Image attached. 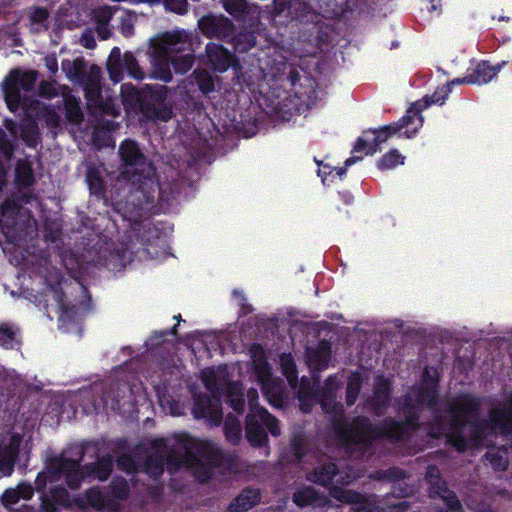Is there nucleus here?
Masks as SVG:
<instances>
[{
  "label": "nucleus",
  "instance_id": "f257e3e1",
  "mask_svg": "<svg viewBox=\"0 0 512 512\" xmlns=\"http://www.w3.org/2000/svg\"><path fill=\"white\" fill-rule=\"evenodd\" d=\"M479 401L470 395L461 396L446 404L448 419L437 417V423L431 426L432 437L444 436L458 451H464L467 437L474 445L489 446V437L496 432L502 434L512 431V396L507 407L493 408L489 421L476 423Z\"/></svg>",
  "mask_w": 512,
  "mask_h": 512
},
{
  "label": "nucleus",
  "instance_id": "f03ea898",
  "mask_svg": "<svg viewBox=\"0 0 512 512\" xmlns=\"http://www.w3.org/2000/svg\"><path fill=\"white\" fill-rule=\"evenodd\" d=\"M341 383L336 377H329L325 382V387L321 395H316L313 388L303 378L298 390V398L301 401V408L308 412L310 408L305 404L306 399L317 398L325 413L333 414L335 430L341 441L347 445H357L359 449H364L374 437H387L391 440H400L407 434L409 427L413 425L414 419L409 417L405 423H398L393 420L385 422L384 426H372L365 418L356 419L353 424L342 421V406L335 402L334 391L340 387Z\"/></svg>",
  "mask_w": 512,
  "mask_h": 512
},
{
  "label": "nucleus",
  "instance_id": "7ed1b4c3",
  "mask_svg": "<svg viewBox=\"0 0 512 512\" xmlns=\"http://www.w3.org/2000/svg\"><path fill=\"white\" fill-rule=\"evenodd\" d=\"M152 454L146 463L147 472L159 476L167 463L170 467H186L201 481H205L221 459L219 447L211 441H202L187 435H179L173 444L164 439L152 443Z\"/></svg>",
  "mask_w": 512,
  "mask_h": 512
},
{
  "label": "nucleus",
  "instance_id": "20e7f679",
  "mask_svg": "<svg viewBox=\"0 0 512 512\" xmlns=\"http://www.w3.org/2000/svg\"><path fill=\"white\" fill-rule=\"evenodd\" d=\"M191 48V35L185 30L166 32L151 40V62L153 76L164 82L172 79L170 65L176 72L185 73L194 63V57L187 52Z\"/></svg>",
  "mask_w": 512,
  "mask_h": 512
},
{
  "label": "nucleus",
  "instance_id": "39448f33",
  "mask_svg": "<svg viewBox=\"0 0 512 512\" xmlns=\"http://www.w3.org/2000/svg\"><path fill=\"white\" fill-rule=\"evenodd\" d=\"M202 381L211 393V397H198L195 401L194 415L196 418L206 419L209 423L219 425L222 419L220 397L225 390L230 406L237 412L244 408L241 386L236 382H229L225 368H207L201 372Z\"/></svg>",
  "mask_w": 512,
  "mask_h": 512
},
{
  "label": "nucleus",
  "instance_id": "423d86ee",
  "mask_svg": "<svg viewBox=\"0 0 512 512\" xmlns=\"http://www.w3.org/2000/svg\"><path fill=\"white\" fill-rule=\"evenodd\" d=\"M112 466V459L103 457L96 464L87 466L84 471L77 461L67 459L64 455H61L49 460L46 471L37 476L35 484L37 489H41L47 481L54 482L64 477L71 489H77L82 479L89 474H95L100 481L106 480L110 475Z\"/></svg>",
  "mask_w": 512,
  "mask_h": 512
},
{
  "label": "nucleus",
  "instance_id": "0eeeda50",
  "mask_svg": "<svg viewBox=\"0 0 512 512\" xmlns=\"http://www.w3.org/2000/svg\"><path fill=\"white\" fill-rule=\"evenodd\" d=\"M423 123V119L419 114V109L414 105L411 107L407 114L399 121V123L385 126L379 130H368L358 139L354 150L356 152H365L367 155L374 154L378 150V146L388 140L389 137L396 134L404 127L413 125V131L409 129L405 131L408 138L412 137Z\"/></svg>",
  "mask_w": 512,
  "mask_h": 512
},
{
  "label": "nucleus",
  "instance_id": "6e6552de",
  "mask_svg": "<svg viewBox=\"0 0 512 512\" xmlns=\"http://www.w3.org/2000/svg\"><path fill=\"white\" fill-rule=\"evenodd\" d=\"M250 411L246 417V438L253 446H262L267 442L266 430L273 436L280 435V428L275 417L257 405L258 392L250 389L247 393Z\"/></svg>",
  "mask_w": 512,
  "mask_h": 512
},
{
  "label": "nucleus",
  "instance_id": "1a4fd4ad",
  "mask_svg": "<svg viewBox=\"0 0 512 512\" xmlns=\"http://www.w3.org/2000/svg\"><path fill=\"white\" fill-rule=\"evenodd\" d=\"M250 354L256 375L262 384V390L269 403L278 407L282 403V386L278 380L272 379L269 365L265 360L263 348L258 345H252Z\"/></svg>",
  "mask_w": 512,
  "mask_h": 512
},
{
  "label": "nucleus",
  "instance_id": "9d476101",
  "mask_svg": "<svg viewBox=\"0 0 512 512\" xmlns=\"http://www.w3.org/2000/svg\"><path fill=\"white\" fill-rule=\"evenodd\" d=\"M37 79L35 71L22 72L13 70L6 77L3 90L5 101L10 110H16L22 101V91H30L33 89Z\"/></svg>",
  "mask_w": 512,
  "mask_h": 512
},
{
  "label": "nucleus",
  "instance_id": "9b49d317",
  "mask_svg": "<svg viewBox=\"0 0 512 512\" xmlns=\"http://www.w3.org/2000/svg\"><path fill=\"white\" fill-rule=\"evenodd\" d=\"M107 69L111 80L115 83L120 82L125 73L136 80L143 79L144 77V73L134 56L130 53L122 55L120 49L117 47L113 48L109 55Z\"/></svg>",
  "mask_w": 512,
  "mask_h": 512
},
{
  "label": "nucleus",
  "instance_id": "f8f14e48",
  "mask_svg": "<svg viewBox=\"0 0 512 512\" xmlns=\"http://www.w3.org/2000/svg\"><path fill=\"white\" fill-rule=\"evenodd\" d=\"M119 154L127 166L134 168L133 177L139 175L144 179H150L154 175V168L150 162L146 161L135 142L124 141L120 146ZM124 173L130 175L131 171L126 170Z\"/></svg>",
  "mask_w": 512,
  "mask_h": 512
},
{
  "label": "nucleus",
  "instance_id": "ddd939ff",
  "mask_svg": "<svg viewBox=\"0 0 512 512\" xmlns=\"http://www.w3.org/2000/svg\"><path fill=\"white\" fill-rule=\"evenodd\" d=\"M500 66H491L487 63H481L477 66L475 72L473 75L464 77V78H457L451 81L448 85L441 88L440 92L441 96H438V92H436L432 96L431 103H439L443 104L445 101V98L447 97L448 93L450 92V86L457 83H472V84H485L489 81H491L499 72Z\"/></svg>",
  "mask_w": 512,
  "mask_h": 512
},
{
  "label": "nucleus",
  "instance_id": "4468645a",
  "mask_svg": "<svg viewBox=\"0 0 512 512\" xmlns=\"http://www.w3.org/2000/svg\"><path fill=\"white\" fill-rule=\"evenodd\" d=\"M426 480L431 485V493L438 495L444 503L445 508H440L439 512H462L461 504L455 494L449 491L440 479V472L437 467L429 466L427 468Z\"/></svg>",
  "mask_w": 512,
  "mask_h": 512
},
{
  "label": "nucleus",
  "instance_id": "2eb2a0df",
  "mask_svg": "<svg viewBox=\"0 0 512 512\" xmlns=\"http://www.w3.org/2000/svg\"><path fill=\"white\" fill-rule=\"evenodd\" d=\"M201 32L209 37L230 39L234 34L233 23L223 15H206L198 20Z\"/></svg>",
  "mask_w": 512,
  "mask_h": 512
},
{
  "label": "nucleus",
  "instance_id": "dca6fc26",
  "mask_svg": "<svg viewBox=\"0 0 512 512\" xmlns=\"http://www.w3.org/2000/svg\"><path fill=\"white\" fill-rule=\"evenodd\" d=\"M21 437L16 433H6L0 439V475L8 476L13 472Z\"/></svg>",
  "mask_w": 512,
  "mask_h": 512
},
{
  "label": "nucleus",
  "instance_id": "f3484780",
  "mask_svg": "<svg viewBox=\"0 0 512 512\" xmlns=\"http://www.w3.org/2000/svg\"><path fill=\"white\" fill-rule=\"evenodd\" d=\"M330 496L342 503L352 505V512H378L375 498H364L358 493L333 486L330 488Z\"/></svg>",
  "mask_w": 512,
  "mask_h": 512
},
{
  "label": "nucleus",
  "instance_id": "a211bd4d",
  "mask_svg": "<svg viewBox=\"0 0 512 512\" xmlns=\"http://www.w3.org/2000/svg\"><path fill=\"white\" fill-rule=\"evenodd\" d=\"M336 478V482L340 484H349L355 480L358 475H350L348 473H340L337 471L335 464L329 463L319 466L311 472L307 478L309 481L326 486Z\"/></svg>",
  "mask_w": 512,
  "mask_h": 512
},
{
  "label": "nucleus",
  "instance_id": "6ab92c4d",
  "mask_svg": "<svg viewBox=\"0 0 512 512\" xmlns=\"http://www.w3.org/2000/svg\"><path fill=\"white\" fill-rule=\"evenodd\" d=\"M206 54L209 64L217 72H225L230 66H234L233 55L219 44L208 43Z\"/></svg>",
  "mask_w": 512,
  "mask_h": 512
},
{
  "label": "nucleus",
  "instance_id": "aec40b11",
  "mask_svg": "<svg viewBox=\"0 0 512 512\" xmlns=\"http://www.w3.org/2000/svg\"><path fill=\"white\" fill-rule=\"evenodd\" d=\"M153 98L154 103L147 105L145 108V115L148 118L168 121L172 117V110L171 106L165 102L166 87L159 86L155 90Z\"/></svg>",
  "mask_w": 512,
  "mask_h": 512
},
{
  "label": "nucleus",
  "instance_id": "412c9836",
  "mask_svg": "<svg viewBox=\"0 0 512 512\" xmlns=\"http://www.w3.org/2000/svg\"><path fill=\"white\" fill-rule=\"evenodd\" d=\"M436 398V390H435V382L431 381L426 384L424 388L420 391H412L405 398V405L409 407H414L415 404L427 405L432 407L435 403Z\"/></svg>",
  "mask_w": 512,
  "mask_h": 512
},
{
  "label": "nucleus",
  "instance_id": "4be33fe9",
  "mask_svg": "<svg viewBox=\"0 0 512 512\" xmlns=\"http://www.w3.org/2000/svg\"><path fill=\"white\" fill-rule=\"evenodd\" d=\"M260 500L259 491L256 489H246L229 506L231 512H245L256 505Z\"/></svg>",
  "mask_w": 512,
  "mask_h": 512
},
{
  "label": "nucleus",
  "instance_id": "5701e85b",
  "mask_svg": "<svg viewBox=\"0 0 512 512\" xmlns=\"http://www.w3.org/2000/svg\"><path fill=\"white\" fill-rule=\"evenodd\" d=\"M34 494L33 488L28 484H19L17 488L7 489L1 499L5 506L16 504L20 499L29 500Z\"/></svg>",
  "mask_w": 512,
  "mask_h": 512
},
{
  "label": "nucleus",
  "instance_id": "b1692460",
  "mask_svg": "<svg viewBox=\"0 0 512 512\" xmlns=\"http://www.w3.org/2000/svg\"><path fill=\"white\" fill-rule=\"evenodd\" d=\"M389 399V383L386 379L378 377L372 399V407L375 412H380L387 404Z\"/></svg>",
  "mask_w": 512,
  "mask_h": 512
},
{
  "label": "nucleus",
  "instance_id": "393cba45",
  "mask_svg": "<svg viewBox=\"0 0 512 512\" xmlns=\"http://www.w3.org/2000/svg\"><path fill=\"white\" fill-rule=\"evenodd\" d=\"M330 357V348L323 343L318 349H309L307 352V361L314 369L324 368Z\"/></svg>",
  "mask_w": 512,
  "mask_h": 512
},
{
  "label": "nucleus",
  "instance_id": "a878e982",
  "mask_svg": "<svg viewBox=\"0 0 512 512\" xmlns=\"http://www.w3.org/2000/svg\"><path fill=\"white\" fill-rule=\"evenodd\" d=\"M294 502L298 506L323 505L328 502L325 497H318L313 487H306L294 494Z\"/></svg>",
  "mask_w": 512,
  "mask_h": 512
},
{
  "label": "nucleus",
  "instance_id": "bb28decb",
  "mask_svg": "<svg viewBox=\"0 0 512 512\" xmlns=\"http://www.w3.org/2000/svg\"><path fill=\"white\" fill-rule=\"evenodd\" d=\"M228 13L236 17L246 14H259L258 7H250L245 0H221Z\"/></svg>",
  "mask_w": 512,
  "mask_h": 512
},
{
  "label": "nucleus",
  "instance_id": "cd10ccee",
  "mask_svg": "<svg viewBox=\"0 0 512 512\" xmlns=\"http://www.w3.org/2000/svg\"><path fill=\"white\" fill-rule=\"evenodd\" d=\"M19 330L16 326L8 323L0 326V345L5 348H14L19 344Z\"/></svg>",
  "mask_w": 512,
  "mask_h": 512
},
{
  "label": "nucleus",
  "instance_id": "c85d7f7f",
  "mask_svg": "<svg viewBox=\"0 0 512 512\" xmlns=\"http://www.w3.org/2000/svg\"><path fill=\"white\" fill-rule=\"evenodd\" d=\"M84 67V61L79 58L73 61L65 60L62 62V70L67 77L78 82H83Z\"/></svg>",
  "mask_w": 512,
  "mask_h": 512
},
{
  "label": "nucleus",
  "instance_id": "c756f323",
  "mask_svg": "<svg viewBox=\"0 0 512 512\" xmlns=\"http://www.w3.org/2000/svg\"><path fill=\"white\" fill-rule=\"evenodd\" d=\"M280 364L283 371V374L286 376L288 383L292 388H296L297 386V375L295 363L290 354H283L280 357Z\"/></svg>",
  "mask_w": 512,
  "mask_h": 512
},
{
  "label": "nucleus",
  "instance_id": "7c9ffc66",
  "mask_svg": "<svg viewBox=\"0 0 512 512\" xmlns=\"http://www.w3.org/2000/svg\"><path fill=\"white\" fill-rule=\"evenodd\" d=\"M242 429L240 422L233 416H228L225 421V435L229 442L236 444L241 438Z\"/></svg>",
  "mask_w": 512,
  "mask_h": 512
},
{
  "label": "nucleus",
  "instance_id": "2f4dec72",
  "mask_svg": "<svg viewBox=\"0 0 512 512\" xmlns=\"http://www.w3.org/2000/svg\"><path fill=\"white\" fill-rule=\"evenodd\" d=\"M65 108H66V117L70 122L80 123L83 114L81 108L79 106V102L72 96H66L64 98Z\"/></svg>",
  "mask_w": 512,
  "mask_h": 512
},
{
  "label": "nucleus",
  "instance_id": "473e14b6",
  "mask_svg": "<svg viewBox=\"0 0 512 512\" xmlns=\"http://www.w3.org/2000/svg\"><path fill=\"white\" fill-rule=\"evenodd\" d=\"M85 505L100 509L108 505L107 497L98 489H90L85 493L82 500Z\"/></svg>",
  "mask_w": 512,
  "mask_h": 512
},
{
  "label": "nucleus",
  "instance_id": "72a5a7b5",
  "mask_svg": "<svg viewBox=\"0 0 512 512\" xmlns=\"http://www.w3.org/2000/svg\"><path fill=\"white\" fill-rule=\"evenodd\" d=\"M404 156H402L396 149L386 153L378 162V168L381 170H388L402 165L404 163Z\"/></svg>",
  "mask_w": 512,
  "mask_h": 512
},
{
  "label": "nucleus",
  "instance_id": "f704fd0d",
  "mask_svg": "<svg viewBox=\"0 0 512 512\" xmlns=\"http://www.w3.org/2000/svg\"><path fill=\"white\" fill-rule=\"evenodd\" d=\"M361 388V377L359 374L355 373L352 374L349 378L348 384H347V396H346V402L347 405H353L356 401L358 394L360 392Z\"/></svg>",
  "mask_w": 512,
  "mask_h": 512
},
{
  "label": "nucleus",
  "instance_id": "c9c22d12",
  "mask_svg": "<svg viewBox=\"0 0 512 512\" xmlns=\"http://www.w3.org/2000/svg\"><path fill=\"white\" fill-rule=\"evenodd\" d=\"M196 81L200 89L204 93H209L214 90V79L207 71H195Z\"/></svg>",
  "mask_w": 512,
  "mask_h": 512
},
{
  "label": "nucleus",
  "instance_id": "e433bc0d",
  "mask_svg": "<svg viewBox=\"0 0 512 512\" xmlns=\"http://www.w3.org/2000/svg\"><path fill=\"white\" fill-rule=\"evenodd\" d=\"M30 21L35 31L40 30L44 26V22L48 17V13L43 8H32L29 12Z\"/></svg>",
  "mask_w": 512,
  "mask_h": 512
},
{
  "label": "nucleus",
  "instance_id": "4c0bfd02",
  "mask_svg": "<svg viewBox=\"0 0 512 512\" xmlns=\"http://www.w3.org/2000/svg\"><path fill=\"white\" fill-rule=\"evenodd\" d=\"M16 176L22 185H30L33 179L32 170L25 162H19L16 167Z\"/></svg>",
  "mask_w": 512,
  "mask_h": 512
},
{
  "label": "nucleus",
  "instance_id": "58836bf2",
  "mask_svg": "<svg viewBox=\"0 0 512 512\" xmlns=\"http://www.w3.org/2000/svg\"><path fill=\"white\" fill-rule=\"evenodd\" d=\"M18 211L17 205L7 201L0 207V224L2 228L8 225V219L16 215Z\"/></svg>",
  "mask_w": 512,
  "mask_h": 512
},
{
  "label": "nucleus",
  "instance_id": "ea45409f",
  "mask_svg": "<svg viewBox=\"0 0 512 512\" xmlns=\"http://www.w3.org/2000/svg\"><path fill=\"white\" fill-rule=\"evenodd\" d=\"M87 182L89 184L90 190L94 194H99L102 191V180L95 170L89 169L87 171Z\"/></svg>",
  "mask_w": 512,
  "mask_h": 512
},
{
  "label": "nucleus",
  "instance_id": "a19ab883",
  "mask_svg": "<svg viewBox=\"0 0 512 512\" xmlns=\"http://www.w3.org/2000/svg\"><path fill=\"white\" fill-rule=\"evenodd\" d=\"M164 6L171 12L184 14L187 11L188 3L186 0H164Z\"/></svg>",
  "mask_w": 512,
  "mask_h": 512
},
{
  "label": "nucleus",
  "instance_id": "79ce46f5",
  "mask_svg": "<svg viewBox=\"0 0 512 512\" xmlns=\"http://www.w3.org/2000/svg\"><path fill=\"white\" fill-rule=\"evenodd\" d=\"M98 72H99L98 70L91 71V77L89 79V83H87V85H86V91L88 94H90L91 97L99 96L100 88L98 85V82H99Z\"/></svg>",
  "mask_w": 512,
  "mask_h": 512
},
{
  "label": "nucleus",
  "instance_id": "37998d69",
  "mask_svg": "<svg viewBox=\"0 0 512 512\" xmlns=\"http://www.w3.org/2000/svg\"><path fill=\"white\" fill-rule=\"evenodd\" d=\"M487 459L492 464L493 468L496 470H504L507 467V460L502 457V455H499L498 452L495 451H489L486 454Z\"/></svg>",
  "mask_w": 512,
  "mask_h": 512
},
{
  "label": "nucleus",
  "instance_id": "c03bdc74",
  "mask_svg": "<svg viewBox=\"0 0 512 512\" xmlns=\"http://www.w3.org/2000/svg\"><path fill=\"white\" fill-rule=\"evenodd\" d=\"M112 496L116 499H125L128 496V486L126 481L121 480L113 483Z\"/></svg>",
  "mask_w": 512,
  "mask_h": 512
},
{
  "label": "nucleus",
  "instance_id": "a18cd8bd",
  "mask_svg": "<svg viewBox=\"0 0 512 512\" xmlns=\"http://www.w3.org/2000/svg\"><path fill=\"white\" fill-rule=\"evenodd\" d=\"M112 15V10L108 7H103L95 11V18L98 24H108Z\"/></svg>",
  "mask_w": 512,
  "mask_h": 512
},
{
  "label": "nucleus",
  "instance_id": "49530a36",
  "mask_svg": "<svg viewBox=\"0 0 512 512\" xmlns=\"http://www.w3.org/2000/svg\"><path fill=\"white\" fill-rule=\"evenodd\" d=\"M121 92H122L124 101L133 102L138 99L136 89L132 85H129V84L122 85Z\"/></svg>",
  "mask_w": 512,
  "mask_h": 512
},
{
  "label": "nucleus",
  "instance_id": "de8ad7c7",
  "mask_svg": "<svg viewBox=\"0 0 512 512\" xmlns=\"http://www.w3.org/2000/svg\"><path fill=\"white\" fill-rule=\"evenodd\" d=\"M118 466L127 472H132L135 468L133 459L127 455H122L118 459Z\"/></svg>",
  "mask_w": 512,
  "mask_h": 512
},
{
  "label": "nucleus",
  "instance_id": "09e8293b",
  "mask_svg": "<svg viewBox=\"0 0 512 512\" xmlns=\"http://www.w3.org/2000/svg\"><path fill=\"white\" fill-rule=\"evenodd\" d=\"M52 498L59 504H65L67 502V492L64 488H54L51 492Z\"/></svg>",
  "mask_w": 512,
  "mask_h": 512
},
{
  "label": "nucleus",
  "instance_id": "8fccbe9b",
  "mask_svg": "<svg viewBox=\"0 0 512 512\" xmlns=\"http://www.w3.org/2000/svg\"><path fill=\"white\" fill-rule=\"evenodd\" d=\"M40 93L46 97H52L57 94L56 89L52 83L43 82L40 85Z\"/></svg>",
  "mask_w": 512,
  "mask_h": 512
},
{
  "label": "nucleus",
  "instance_id": "3c124183",
  "mask_svg": "<svg viewBox=\"0 0 512 512\" xmlns=\"http://www.w3.org/2000/svg\"><path fill=\"white\" fill-rule=\"evenodd\" d=\"M121 31L125 36H131L133 34V20L130 16L123 19Z\"/></svg>",
  "mask_w": 512,
  "mask_h": 512
},
{
  "label": "nucleus",
  "instance_id": "603ef678",
  "mask_svg": "<svg viewBox=\"0 0 512 512\" xmlns=\"http://www.w3.org/2000/svg\"><path fill=\"white\" fill-rule=\"evenodd\" d=\"M103 111L110 115V116H113V117H116L119 115V108L116 107L114 105V103H112V101H108L104 106H103Z\"/></svg>",
  "mask_w": 512,
  "mask_h": 512
},
{
  "label": "nucleus",
  "instance_id": "864d4df0",
  "mask_svg": "<svg viewBox=\"0 0 512 512\" xmlns=\"http://www.w3.org/2000/svg\"><path fill=\"white\" fill-rule=\"evenodd\" d=\"M46 67L52 72L56 73L58 70V63L55 56H47L45 58Z\"/></svg>",
  "mask_w": 512,
  "mask_h": 512
},
{
  "label": "nucleus",
  "instance_id": "5fc2aeb1",
  "mask_svg": "<svg viewBox=\"0 0 512 512\" xmlns=\"http://www.w3.org/2000/svg\"><path fill=\"white\" fill-rule=\"evenodd\" d=\"M97 34L99 37L103 40H106L109 38L111 32L107 24H98L97 26Z\"/></svg>",
  "mask_w": 512,
  "mask_h": 512
},
{
  "label": "nucleus",
  "instance_id": "6e6d98bb",
  "mask_svg": "<svg viewBox=\"0 0 512 512\" xmlns=\"http://www.w3.org/2000/svg\"><path fill=\"white\" fill-rule=\"evenodd\" d=\"M384 476L389 479H401L404 477V473L400 469L393 468V469L386 471L384 473Z\"/></svg>",
  "mask_w": 512,
  "mask_h": 512
},
{
  "label": "nucleus",
  "instance_id": "4d7b16f0",
  "mask_svg": "<svg viewBox=\"0 0 512 512\" xmlns=\"http://www.w3.org/2000/svg\"><path fill=\"white\" fill-rule=\"evenodd\" d=\"M274 5H275V11L277 13H281L287 7L288 1L287 0H274Z\"/></svg>",
  "mask_w": 512,
  "mask_h": 512
},
{
  "label": "nucleus",
  "instance_id": "13d9d810",
  "mask_svg": "<svg viewBox=\"0 0 512 512\" xmlns=\"http://www.w3.org/2000/svg\"><path fill=\"white\" fill-rule=\"evenodd\" d=\"M426 1H427V6H426L427 10L432 11V10L437 9L439 0H426Z\"/></svg>",
  "mask_w": 512,
  "mask_h": 512
},
{
  "label": "nucleus",
  "instance_id": "bf43d9fd",
  "mask_svg": "<svg viewBox=\"0 0 512 512\" xmlns=\"http://www.w3.org/2000/svg\"><path fill=\"white\" fill-rule=\"evenodd\" d=\"M5 173H6L5 168L2 165H0V184H2V182L4 180Z\"/></svg>",
  "mask_w": 512,
  "mask_h": 512
},
{
  "label": "nucleus",
  "instance_id": "052dcab7",
  "mask_svg": "<svg viewBox=\"0 0 512 512\" xmlns=\"http://www.w3.org/2000/svg\"><path fill=\"white\" fill-rule=\"evenodd\" d=\"M360 159H361V158H357V160H360ZM355 161H356V158L351 157V158H349V159H347V160H346L345 165H346V166H350L351 164L355 163Z\"/></svg>",
  "mask_w": 512,
  "mask_h": 512
},
{
  "label": "nucleus",
  "instance_id": "680f3d73",
  "mask_svg": "<svg viewBox=\"0 0 512 512\" xmlns=\"http://www.w3.org/2000/svg\"><path fill=\"white\" fill-rule=\"evenodd\" d=\"M336 171H337V174H338L339 176H342V175L344 174V172H345V170H344L343 168H339V169H337Z\"/></svg>",
  "mask_w": 512,
  "mask_h": 512
},
{
  "label": "nucleus",
  "instance_id": "e2e57ef3",
  "mask_svg": "<svg viewBox=\"0 0 512 512\" xmlns=\"http://www.w3.org/2000/svg\"><path fill=\"white\" fill-rule=\"evenodd\" d=\"M430 372H431V370H429V369H426V370H425V374H426L427 376H429V377H430ZM432 372H433V374L435 373V371H433V370H432Z\"/></svg>",
  "mask_w": 512,
  "mask_h": 512
},
{
  "label": "nucleus",
  "instance_id": "0e129e2a",
  "mask_svg": "<svg viewBox=\"0 0 512 512\" xmlns=\"http://www.w3.org/2000/svg\"><path fill=\"white\" fill-rule=\"evenodd\" d=\"M90 44V41H87V43L85 44L86 47H92V45H89Z\"/></svg>",
  "mask_w": 512,
  "mask_h": 512
},
{
  "label": "nucleus",
  "instance_id": "69168bd1",
  "mask_svg": "<svg viewBox=\"0 0 512 512\" xmlns=\"http://www.w3.org/2000/svg\"><path fill=\"white\" fill-rule=\"evenodd\" d=\"M90 44V41H87V43L85 44L86 47H92V45H89Z\"/></svg>",
  "mask_w": 512,
  "mask_h": 512
},
{
  "label": "nucleus",
  "instance_id": "338daca9",
  "mask_svg": "<svg viewBox=\"0 0 512 512\" xmlns=\"http://www.w3.org/2000/svg\"><path fill=\"white\" fill-rule=\"evenodd\" d=\"M489 512H493V511H489Z\"/></svg>",
  "mask_w": 512,
  "mask_h": 512
}]
</instances>
